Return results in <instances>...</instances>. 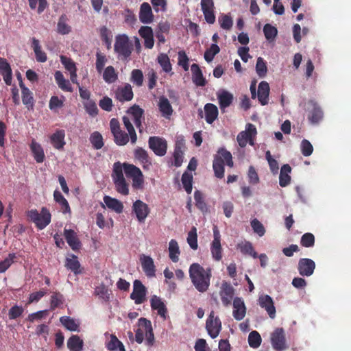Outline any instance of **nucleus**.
<instances>
[{"label": "nucleus", "instance_id": "obj_1", "mask_svg": "<svg viewBox=\"0 0 351 351\" xmlns=\"http://www.w3.org/2000/svg\"><path fill=\"white\" fill-rule=\"evenodd\" d=\"M189 274L193 285L199 292L208 290L212 277L210 268L204 269L200 264L194 263L190 265Z\"/></svg>", "mask_w": 351, "mask_h": 351}, {"label": "nucleus", "instance_id": "obj_2", "mask_svg": "<svg viewBox=\"0 0 351 351\" xmlns=\"http://www.w3.org/2000/svg\"><path fill=\"white\" fill-rule=\"evenodd\" d=\"M225 164L232 167L234 162L232 160V154L224 147L218 149L217 153L214 156L213 162V169L215 176L217 178L221 179L224 177Z\"/></svg>", "mask_w": 351, "mask_h": 351}, {"label": "nucleus", "instance_id": "obj_3", "mask_svg": "<svg viewBox=\"0 0 351 351\" xmlns=\"http://www.w3.org/2000/svg\"><path fill=\"white\" fill-rule=\"evenodd\" d=\"M123 171V164L121 165L119 162L114 163L112 179L116 191L122 195L126 196L129 194V184L124 178Z\"/></svg>", "mask_w": 351, "mask_h": 351}, {"label": "nucleus", "instance_id": "obj_4", "mask_svg": "<svg viewBox=\"0 0 351 351\" xmlns=\"http://www.w3.org/2000/svg\"><path fill=\"white\" fill-rule=\"evenodd\" d=\"M27 217L39 230L45 228L51 223V215L46 207H43L40 213L36 209H31L27 212Z\"/></svg>", "mask_w": 351, "mask_h": 351}, {"label": "nucleus", "instance_id": "obj_5", "mask_svg": "<svg viewBox=\"0 0 351 351\" xmlns=\"http://www.w3.org/2000/svg\"><path fill=\"white\" fill-rule=\"evenodd\" d=\"M133 46L130 43L129 38L125 34L118 35L115 38L114 50L121 59H128L132 51Z\"/></svg>", "mask_w": 351, "mask_h": 351}, {"label": "nucleus", "instance_id": "obj_6", "mask_svg": "<svg viewBox=\"0 0 351 351\" xmlns=\"http://www.w3.org/2000/svg\"><path fill=\"white\" fill-rule=\"evenodd\" d=\"M124 172L128 178L132 180V187L134 189L143 188L144 179L141 169L134 165L123 163Z\"/></svg>", "mask_w": 351, "mask_h": 351}, {"label": "nucleus", "instance_id": "obj_7", "mask_svg": "<svg viewBox=\"0 0 351 351\" xmlns=\"http://www.w3.org/2000/svg\"><path fill=\"white\" fill-rule=\"evenodd\" d=\"M306 105L309 122L313 125L319 123L324 118V112L322 108L313 99L308 100Z\"/></svg>", "mask_w": 351, "mask_h": 351}, {"label": "nucleus", "instance_id": "obj_8", "mask_svg": "<svg viewBox=\"0 0 351 351\" xmlns=\"http://www.w3.org/2000/svg\"><path fill=\"white\" fill-rule=\"evenodd\" d=\"M257 134L255 125L247 123L245 131H242L237 135V141L241 147H245L247 143L254 145V139Z\"/></svg>", "mask_w": 351, "mask_h": 351}, {"label": "nucleus", "instance_id": "obj_9", "mask_svg": "<svg viewBox=\"0 0 351 351\" xmlns=\"http://www.w3.org/2000/svg\"><path fill=\"white\" fill-rule=\"evenodd\" d=\"M149 147L158 156H163L167 150V141L160 136H150L148 140Z\"/></svg>", "mask_w": 351, "mask_h": 351}, {"label": "nucleus", "instance_id": "obj_10", "mask_svg": "<svg viewBox=\"0 0 351 351\" xmlns=\"http://www.w3.org/2000/svg\"><path fill=\"white\" fill-rule=\"evenodd\" d=\"M271 343L276 351H282L287 348L285 330L282 328H277L271 335Z\"/></svg>", "mask_w": 351, "mask_h": 351}, {"label": "nucleus", "instance_id": "obj_11", "mask_svg": "<svg viewBox=\"0 0 351 351\" xmlns=\"http://www.w3.org/2000/svg\"><path fill=\"white\" fill-rule=\"evenodd\" d=\"M206 328L211 338H216L221 330V322L218 317H215L214 311H211L206 322Z\"/></svg>", "mask_w": 351, "mask_h": 351}, {"label": "nucleus", "instance_id": "obj_12", "mask_svg": "<svg viewBox=\"0 0 351 351\" xmlns=\"http://www.w3.org/2000/svg\"><path fill=\"white\" fill-rule=\"evenodd\" d=\"M127 114L130 116V119L134 121L136 127L140 133L143 131L142 122L144 118V110L138 105L134 104L127 110Z\"/></svg>", "mask_w": 351, "mask_h": 351}, {"label": "nucleus", "instance_id": "obj_13", "mask_svg": "<svg viewBox=\"0 0 351 351\" xmlns=\"http://www.w3.org/2000/svg\"><path fill=\"white\" fill-rule=\"evenodd\" d=\"M213 237L214 239L210 245L212 257L215 261H219L222 258V247L220 232L217 226L213 228Z\"/></svg>", "mask_w": 351, "mask_h": 351}, {"label": "nucleus", "instance_id": "obj_14", "mask_svg": "<svg viewBox=\"0 0 351 351\" xmlns=\"http://www.w3.org/2000/svg\"><path fill=\"white\" fill-rule=\"evenodd\" d=\"M132 208L138 222L144 223L150 213L148 205L143 201L137 199L133 203Z\"/></svg>", "mask_w": 351, "mask_h": 351}, {"label": "nucleus", "instance_id": "obj_15", "mask_svg": "<svg viewBox=\"0 0 351 351\" xmlns=\"http://www.w3.org/2000/svg\"><path fill=\"white\" fill-rule=\"evenodd\" d=\"M146 288L139 280H135L133 283V291L130 298L134 300L136 304H141L145 300Z\"/></svg>", "mask_w": 351, "mask_h": 351}, {"label": "nucleus", "instance_id": "obj_16", "mask_svg": "<svg viewBox=\"0 0 351 351\" xmlns=\"http://www.w3.org/2000/svg\"><path fill=\"white\" fill-rule=\"evenodd\" d=\"M114 97L121 103L131 101L134 97L132 86L125 83L123 86H119L114 92Z\"/></svg>", "mask_w": 351, "mask_h": 351}, {"label": "nucleus", "instance_id": "obj_17", "mask_svg": "<svg viewBox=\"0 0 351 351\" xmlns=\"http://www.w3.org/2000/svg\"><path fill=\"white\" fill-rule=\"evenodd\" d=\"M315 269V263L311 258H300L298 264V271L302 276H311Z\"/></svg>", "mask_w": 351, "mask_h": 351}, {"label": "nucleus", "instance_id": "obj_18", "mask_svg": "<svg viewBox=\"0 0 351 351\" xmlns=\"http://www.w3.org/2000/svg\"><path fill=\"white\" fill-rule=\"evenodd\" d=\"M258 301L259 306L267 311L269 317L275 318L276 311L271 297L269 295H261Z\"/></svg>", "mask_w": 351, "mask_h": 351}, {"label": "nucleus", "instance_id": "obj_19", "mask_svg": "<svg viewBox=\"0 0 351 351\" xmlns=\"http://www.w3.org/2000/svg\"><path fill=\"white\" fill-rule=\"evenodd\" d=\"M138 324L142 326L145 330L147 346H152L155 339L151 322L146 318L141 317L138 319Z\"/></svg>", "mask_w": 351, "mask_h": 351}, {"label": "nucleus", "instance_id": "obj_20", "mask_svg": "<svg viewBox=\"0 0 351 351\" xmlns=\"http://www.w3.org/2000/svg\"><path fill=\"white\" fill-rule=\"evenodd\" d=\"M139 20L144 24H150L154 21V16L150 5L147 3H143L140 6Z\"/></svg>", "mask_w": 351, "mask_h": 351}, {"label": "nucleus", "instance_id": "obj_21", "mask_svg": "<svg viewBox=\"0 0 351 351\" xmlns=\"http://www.w3.org/2000/svg\"><path fill=\"white\" fill-rule=\"evenodd\" d=\"M150 306L152 310L157 311L158 315L163 319H166L167 315V308L162 299L157 296L153 295L150 299Z\"/></svg>", "mask_w": 351, "mask_h": 351}, {"label": "nucleus", "instance_id": "obj_22", "mask_svg": "<svg viewBox=\"0 0 351 351\" xmlns=\"http://www.w3.org/2000/svg\"><path fill=\"white\" fill-rule=\"evenodd\" d=\"M140 36L144 40V46L147 49H152L154 45L153 30L149 26H142L139 30Z\"/></svg>", "mask_w": 351, "mask_h": 351}, {"label": "nucleus", "instance_id": "obj_23", "mask_svg": "<svg viewBox=\"0 0 351 351\" xmlns=\"http://www.w3.org/2000/svg\"><path fill=\"white\" fill-rule=\"evenodd\" d=\"M234 288L228 282L222 284L219 295L221 302L225 306H228L231 304L234 293Z\"/></svg>", "mask_w": 351, "mask_h": 351}, {"label": "nucleus", "instance_id": "obj_24", "mask_svg": "<svg viewBox=\"0 0 351 351\" xmlns=\"http://www.w3.org/2000/svg\"><path fill=\"white\" fill-rule=\"evenodd\" d=\"M64 236L68 245L73 250H78L81 247V242L74 230L64 228Z\"/></svg>", "mask_w": 351, "mask_h": 351}, {"label": "nucleus", "instance_id": "obj_25", "mask_svg": "<svg viewBox=\"0 0 351 351\" xmlns=\"http://www.w3.org/2000/svg\"><path fill=\"white\" fill-rule=\"evenodd\" d=\"M233 317L237 320H241L246 313V308L242 298L236 297L233 300Z\"/></svg>", "mask_w": 351, "mask_h": 351}, {"label": "nucleus", "instance_id": "obj_26", "mask_svg": "<svg viewBox=\"0 0 351 351\" xmlns=\"http://www.w3.org/2000/svg\"><path fill=\"white\" fill-rule=\"evenodd\" d=\"M141 265L143 271L148 277L156 276V267L152 258L149 256L142 255L141 256Z\"/></svg>", "mask_w": 351, "mask_h": 351}, {"label": "nucleus", "instance_id": "obj_27", "mask_svg": "<svg viewBox=\"0 0 351 351\" xmlns=\"http://www.w3.org/2000/svg\"><path fill=\"white\" fill-rule=\"evenodd\" d=\"M192 81L197 86H204L206 84V78L204 77L201 68L197 64L191 66Z\"/></svg>", "mask_w": 351, "mask_h": 351}, {"label": "nucleus", "instance_id": "obj_28", "mask_svg": "<svg viewBox=\"0 0 351 351\" xmlns=\"http://www.w3.org/2000/svg\"><path fill=\"white\" fill-rule=\"evenodd\" d=\"M0 74L2 75L5 83L7 85H11L12 80V71L10 64L8 61L0 58Z\"/></svg>", "mask_w": 351, "mask_h": 351}, {"label": "nucleus", "instance_id": "obj_29", "mask_svg": "<svg viewBox=\"0 0 351 351\" xmlns=\"http://www.w3.org/2000/svg\"><path fill=\"white\" fill-rule=\"evenodd\" d=\"M269 90V86L267 82L262 81L259 84L256 97L263 106L268 104Z\"/></svg>", "mask_w": 351, "mask_h": 351}, {"label": "nucleus", "instance_id": "obj_30", "mask_svg": "<svg viewBox=\"0 0 351 351\" xmlns=\"http://www.w3.org/2000/svg\"><path fill=\"white\" fill-rule=\"evenodd\" d=\"M19 86L21 88L23 104L26 106L28 109L33 108L34 99L32 93L25 86L23 82H20Z\"/></svg>", "mask_w": 351, "mask_h": 351}, {"label": "nucleus", "instance_id": "obj_31", "mask_svg": "<svg viewBox=\"0 0 351 351\" xmlns=\"http://www.w3.org/2000/svg\"><path fill=\"white\" fill-rule=\"evenodd\" d=\"M30 149L36 162L42 163L45 158L44 150L42 146L33 139L30 144Z\"/></svg>", "mask_w": 351, "mask_h": 351}, {"label": "nucleus", "instance_id": "obj_32", "mask_svg": "<svg viewBox=\"0 0 351 351\" xmlns=\"http://www.w3.org/2000/svg\"><path fill=\"white\" fill-rule=\"evenodd\" d=\"M134 155V158L143 165L144 168L148 167L152 165L147 152L142 147L135 149Z\"/></svg>", "mask_w": 351, "mask_h": 351}, {"label": "nucleus", "instance_id": "obj_33", "mask_svg": "<svg viewBox=\"0 0 351 351\" xmlns=\"http://www.w3.org/2000/svg\"><path fill=\"white\" fill-rule=\"evenodd\" d=\"M32 47L35 53L36 61L45 62L47 60V54L42 51L39 40L34 37L32 38Z\"/></svg>", "mask_w": 351, "mask_h": 351}, {"label": "nucleus", "instance_id": "obj_34", "mask_svg": "<svg viewBox=\"0 0 351 351\" xmlns=\"http://www.w3.org/2000/svg\"><path fill=\"white\" fill-rule=\"evenodd\" d=\"M204 111L206 121L209 124L213 123L218 116L217 107L213 104L208 103L204 106Z\"/></svg>", "mask_w": 351, "mask_h": 351}, {"label": "nucleus", "instance_id": "obj_35", "mask_svg": "<svg viewBox=\"0 0 351 351\" xmlns=\"http://www.w3.org/2000/svg\"><path fill=\"white\" fill-rule=\"evenodd\" d=\"M65 133L62 130H57L51 136V143L53 147L57 149H62L65 145L64 142Z\"/></svg>", "mask_w": 351, "mask_h": 351}, {"label": "nucleus", "instance_id": "obj_36", "mask_svg": "<svg viewBox=\"0 0 351 351\" xmlns=\"http://www.w3.org/2000/svg\"><path fill=\"white\" fill-rule=\"evenodd\" d=\"M106 347L110 351H125L123 343L114 334L110 335V340L106 342Z\"/></svg>", "mask_w": 351, "mask_h": 351}, {"label": "nucleus", "instance_id": "obj_37", "mask_svg": "<svg viewBox=\"0 0 351 351\" xmlns=\"http://www.w3.org/2000/svg\"><path fill=\"white\" fill-rule=\"evenodd\" d=\"M104 202L108 208L116 213H121L123 212V205L122 202L117 199L112 198L110 196H105L104 197Z\"/></svg>", "mask_w": 351, "mask_h": 351}, {"label": "nucleus", "instance_id": "obj_38", "mask_svg": "<svg viewBox=\"0 0 351 351\" xmlns=\"http://www.w3.org/2000/svg\"><path fill=\"white\" fill-rule=\"evenodd\" d=\"M158 108L162 115L169 118L173 113L172 106L167 98L162 96L159 99Z\"/></svg>", "mask_w": 351, "mask_h": 351}, {"label": "nucleus", "instance_id": "obj_39", "mask_svg": "<svg viewBox=\"0 0 351 351\" xmlns=\"http://www.w3.org/2000/svg\"><path fill=\"white\" fill-rule=\"evenodd\" d=\"M54 77L60 88L64 91L73 92V88L69 81L64 78L62 72L60 71H56Z\"/></svg>", "mask_w": 351, "mask_h": 351}, {"label": "nucleus", "instance_id": "obj_40", "mask_svg": "<svg viewBox=\"0 0 351 351\" xmlns=\"http://www.w3.org/2000/svg\"><path fill=\"white\" fill-rule=\"evenodd\" d=\"M67 347L70 351H82L84 341L78 335H73L67 340Z\"/></svg>", "mask_w": 351, "mask_h": 351}, {"label": "nucleus", "instance_id": "obj_41", "mask_svg": "<svg viewBox=\"0 0 351 351\" xmlns=\"http://www.w3.org/2000/svg\"><path fill=\"white\" fill-rule=\"evenodd\" d=\"M65 267L75 274H80V263L77 260V256L71 254L70 257L66 258Z\"/></svg>", "mask_w": 351, "mask_h": 351}, {"label": "nucleus", "instance_id": "obj_42", "mask_svg": "<svg viewBox=\"0 0 351 351\" xmlns=\"http://www.w3.org/2000/svg\"><path fill=\"white\" fill-rule=\"evenodd\" d=\"M220 108L221 110L230 106L233 101V95L230 93L223 90L217 96Z\"/></svg>", "mask_w": 351, "mask_h": 351}, {"label": "nucleus", "instance_id": "obj_43", "mask_svg": "<svg viewBox=\"0 0 351 351\" xmlns=\"http://www.w3.org/2000/svg\"><path fill=\"white\" fill-rule=\"evenodd\" d=\"M180 254L178 242L171 239L169 243V258L173 262L177 263L179 261V255Z\"/></svg>", "mask_w": 351, "mask_h": 351}, {"label": "nucleus", "instance_id": "obj_44", "mask_svg": "<svg viewBox=\"0 0 351 351\" xmlns=\"http://www.w3.org/2000/svg\"><path fill=\"white\" fill-rule=\"evenodd\" d=\"M237 247L244 255L251 256L254 258L258 257V254L254 251V247L250 241L241 242L238 244Z\"/></svg>", "mask_w": 351, "mask_h": 351}, {"label": "nucleus", "instance_id": "obj_45", "mask_svg": "<svg viewBox=\"0 0 351 351\" xmlns=\"http://www.w3.org/2000/svg\"><path fill=\"white\" fill-rule=\"evenodd\" d=\"M53 197L54 200L60 206L61 209L64 213H71V208L68 201L64 198V197L59 191L56 190L54 191Z\"/></svg>", "mask_w": 351, "mask_h": 351}, {"label": "nucleus", "instance_id": "obj_46", "mask_svg": "<svg viewBox=\"0 0 351 351\" xmlns=\"http://www.w3.org/2000/svg\"><path fill=\"white\" fill-rule=\"evenodd\" d=\"M122 119L124 127L128 130V134L130 135L131 143L134 145L137 141V135L134 128L131 123L130 118L127 116H123Z\"/></svg>", "mask_w": 351, "mask_h": 351}, {"label": "nucleus", "instance_id": "obj_47", "mask_svg": "<svg viewBox=\"0 0 351 351\" xmlns=\"http://www.w3.org/2000/svg\"><path fill=\"white\" fill-rule=\"evenodd\" d=\"M194 199L196 207L203 213H207L208 208L205 202L204 194L200 191L196 190L195 191Z\"/></svg>", "mask_w": 351, "mask_h": 351}, {"label": "nucleus", "instance_id": "obj_48", "mask_svg": "<svg viewBox=\"0 0 351 351\" xmlns=\"http://www.w3.org/2000/svg\"><path fill=\"white\" fill-rule=\"evenodd\" d=\"M103 79L108 84L115 82L118 79V74L112 66H108L103 72Z\"/></svg>", "mask_w": 351, "mask_h": 351}, {"label": "nucleus", "instance_id": "obj_49", "mask_svg": "<svg viewBox=\"0 0 351 351\" xmlns=\"http://www.w3.org/2000/svg\"><path fill=\"white\" fill-rule=\"evenodd\" d=\"M114 141L119 146L125 145L130 141V135L122 130L114 133Z\"/></svg>", "mask_w": 351, "mask_h": 351}, {"label": "nucleus", "instance_id": "obj_50", "mask_svg": "<svg viewBox=\"0 0 351 351\" xmlns=\"http://www.w3.org/2000/svg\"><path fill=\"white\" fill-rule=\"evenodd\" d=\"M61 324L70 331H77L79 330V324L75 321L68 316H63L60 318Z\"/></svg>", "mask_w": 351, "mask_h": 351}, {"label": "nucleus", "instance_id": "obj_51", "mask_svg": "<svg viewBox=\"0 0 351 351\" xmlns=\"http://www.w3.org/2000/svg\"><path fill=\"white\" fill-rule=\"evenodd\" d=\"M157 60L158 64L161 66L165 72L169 73L171 71L172 66L169 58L166 53H160Z\"/></svg>", "mask_w": 351, "mask_h": 351}, {"label": "nucleus", "instance_id": "obj_52", "mask_svg": "<svg viewBox=\"0 0 351 351\" xmlns=\"http://www.w3.org/2000/svg\"><path fill=\"white\" fill-rule=\"evenodd\" d=\"M143 73L140 69H133L131 72L130 82L138 87L143 84Z\"/></svg>", "mask_w": 351, "mask_h": 351}, {"label": "nucleus", "instance_id": "obj_53", "mask_svg": "<svg viewBox=\"0 0 351 351\" xmlns=\"http://www.w3.org/2000/svg\"><path fill=\"white\" fill-rule=\"evenodd\" d=\"M66 16L62 15L58 20L57 31L62 35L68 34L71 32V27L66 23Z\"/></svg>", "mask_w": 351, "mask_h": 351}, {"label": "nucleus", "instance_id": "obj_54", "mask_svg": "<svg viewBox=\"0 0 351 351\" xmlns=\"http://www.w3.org/2000/svg\"><path fill=\"white\" fill-rule=\"evenodd\" d=\"M64 301V296L60 292H54L51 296V302H50V309L54 310L56 308L60 306V305L63 304Z\"/></svg>", "mask_w": 351, "mask_h": 351}, {"label": "nucleus", "instance_id": "obj_55", "mask_svg": "<svg viewBox=\"0 0 351 351\" xmlns=\"http://www.w3.org/2000/svg\"><path fill=\"white\" fill-rule=\"evenodd\" d=\"M187 243L193 250H195L198 247L197 244V229L195 227H192L188 233Z\"/></svg>", "mask_w": 351, "mask_h": 351}, {"label": "nucleus", "instance_id": "obj_56", "mask_svg": "<svg viewBox=\"0 0 351 351\" xmlns=\"http://www.w3.org/2000/svg\"><path fill=\"white\" fill-rule=\"evenodd\" d=\"M182 183L188 194H190L193 189V176L192 174L184 172L182 176Z\"/></svg>", "mask_w": 351, "mask_h": 351}, {"label": "nucleus", "instance_id": "obj_57", "mask_svg": "<svg viewBox=\"0 0 351 351\" xmlns=\"http://www.w3.org/2000/svg\"><path fill=\"white\" fill-rule=\"evenodd\" d=\"M220 48L216 44L213 43L210 45V47L207 49L204 53V59L206 62H211L215 56L219 53Z\"/></svg>", "mask_w": 351, "mask_h": 351}, {"label": "nucleus", "instance_id": "obj_58", "mask_svg": "<svg viewBox=\"0 0 351 351\" xmlns=\"http://www.w3.org/2000/svg\"><path fill=\"white\" fill-rule=\"evenodd\" d=\"M261 337L257 331L254 330L249 334L248 343L251 348H258L261 343Z\"/></svg>", "mask_w": 351, "mask_h": 351}, {"label": "nucleus", "instance_id": "obj_59", "mask_svg": "<svg viewBox=\"0 0 351 351\" xmlns=\"http://www.w3.org/2000/svg\"><path fill=\"white\" fill-rule=\"evenodd\" d=\"M16 258L15 253H10L8 256L2 261H0V273L5 272Z\"/></svg>", "mask_w": 351, "mask_h": 351}, {"label": "nucleus", "instance_id": "obj_60", "mask_svg": "<svg viewBox=\"0 0 351 351\" xmlns=\"http://www.w3.org/2000/svg\"><path fill=\"white\" fill-rule=\"evenodd\" d=\"M90 141L93 147L96 149H99L104 146L102 136L98 132H94L90 135Z\"/></svg>", "mask_w": 351, "mask_h": 351}, {"label": "nucleus", "instance_id": "obj_61", "mask_svg": "<svg viewBox=\"0 0 351 351\" xmlns=\"http://www.w3.org/2000/svg\"><path fill=\"white\" fill-rule=\"evenodd\" d=\"M178 64L181 66L184 71H189V58L184 50L178 51Z\"/></svg>", "mask_w": 351, "mask_h": 351}, {"label": "nucleus", "instance_id": "obj_62", "mask_svg": "<svg viewBox=\"0 0 351 351\" xmlns=\"http://www.w3.org/2000/svg\"><path fill=\"white\" fill-rule=\"evenodd\" d=\"M256 71L260 77H264L267 72V67L265 61L263 58L258 57L256 64Z\"/></svg>", "mask_w": 351, "mask_h": 351}, {"label": "nucleus", "instance_id": "obj_63", "mask_svg": "<svg viewBox=\"0 0 351 351\" xmlns=\"http://www.w3.org/2000/svg\"><path fill=\"white\" fill-rule=\"evenodd\" d=\"M300 244L304 247H311L315 245V237L312 233L304 234L300 239Z\"/></svg>", "mask_w": 351, "mask_h": 351}, {"label": "nucleus", "instance_id": "obj_64", "mask_svg": "<svg viewBox=\"0 0 351 351\" xmlns=\"http://www.w3.org/2000/svg\"><path fill=\"white\" fill-rule=\"evenodd\" d=\"M106 62L107 58L106 56L101 53L100 51H97L96 53L95 68L99 73H101V72L103 71Z\"/></svg>", "mask_w": 351, "mask_h": 351}]
</instances>
